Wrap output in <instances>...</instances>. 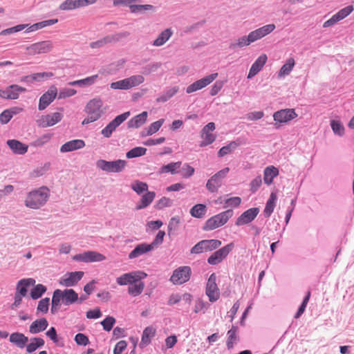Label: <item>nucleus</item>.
I'll use <instances>...</instances> for the list:
<instances>
[{
	"instance_id": "obj_7",
	"label": "nucleus",
	"mask_w": 354,
	"mask_h": 354,
	"mask_svg": "<svg viewBox=\"0 0 354 354\" xmlns=\"http://www.w3.org/2000/svg\"><path fill=\"white\" fill-rule=\"evenodd\" d=\"M130 35L129 32L124 31L113 35H109L90 44L91 48H100L108 44L119 41L121 39L125 38Z\"/></svg>"
},
{
	"instance_id": "obj_29",
	"label": "nucleus",
	"mask_w": 354,
	"mask_h": 354,
	"mask_svg": "<svg viewBox=\"0 0 354 354\" xmlns=\"http://www.w3.org/2000/svg\"><path fill=\"white\" fill-rule=\"evenodd\" d=\"M279 174V169L273 165L266 167L263 171V180L265 184L270 185L273 183V180Z\"/></svg>"
},
{
	"instance_id": "obj_10",
	"label": "nucleus",
	"mask_w": 354,
	"mask_h": 354,
	"mask_svg": "<svg viewBox=\"0 0 354 354\" xmlns=\"http://www.w3.org/2000/svg\"><path fill=\"white\" fill-rule=\"evenodd\" d=\"M53 48V44L50 40L42 41L34 43L28 46L26 49L29 55H35L36 54L47 53Z\"/></svg>"
},
{
	"instance_id": "obj_53",
	"label": "nucleus",
	"mask_w": 354,
	"mask_h": 354,
	"mask_svg": "<svg viewBox=\"0 0 354 354\" xmlns=\"http://www.w3.org/2000/svg\"><path fill=\"white\" fill-rule=\"evenodd\" d=\"M330 127L333 133L340 137L343 136L345 133V128L339 120H330Z\"/></svg>"
},
{
	"instance_id": "obj_62",
	"label": "nucleus",
	"mask_w": 354,
	"mask_h": 354,
	"mask_svg": "<svg viewBox=\"0 0 354 354\" xmlns=\"http://www.w3.org/2000/svg\"><path fill=\"white\" fill-rule=\"evenodd\" d=\"M162 66L160 62H153L147 64L142 67V73L144 75H149L151 73L156 72Z\"/></svg>"
},
{
	"instance_id": "obj_24",
	"label": "nucleus",
	"mask_w": 354,
	"mask_h": 354,
	"mask_svg": "<svg viewBox=\"0 0 354 354\" xmlns=\"http://www.w3.org/2000/svg\"><path fill=\"white\" fill-rule=\"evenodd\" d=\"M6 144L14 154L24 155L28 151V146L19 140L15 139L8 140Z\"/></svg>"
},
{
	"instance_id": "obj_60",
	"label": "nucleus",
	"mask_w": 354,
	"mask_h": 354,
	"mask_svg": "<svg viewBox=\"0 0 354 354\" xmlns=\"http://www.w3.org/2000/svg\"><path fill=\"white\" fill-rule=\"evenodd\" d=\"M310 297V291L308 290L307 292L306 296L304 297L300 306L299 307L297 313H295V315L294 316V317L295 319L299 318L301 316V315L304 313L306 306L309 301Z\"/></svg>"
},
{
	"instance_id": "obj_41",
	"label": "nucleus",
	"mask_w": 354,
	"mask_h": 354,
	"mask_svg": "<svg viewBox=\"0 0 354 354\" xmlns=\"http://www.w3.org/2000/svg\"><path fill=\"white\" fill-rule=\"evenodd\" d=\"M97 78H98V75H92L90 77H87L82 80L70 82H68V85L78 86L80 87L91 86L96 82Z\"/></svg>"
},
{
	"instance_id": "obj_13",
	"label": "nucleus",
	"mask_w": 354,
	"mask_h": 354,
	"mask_svg": "<svg viewBox=\"0 0 354 354\" xmlns=\"http://www.w3.org/2000/svg\"><path fill=\"white\" fill-rule=\"evenodd\" d=\"M217 77L218 73H214L193 82L186 88V93L189 94L206 87L214 81Z\"/></svg>"
},
{
	"instance_id": "obj_57",
	"label": "nucleus",
	"mask_w": 354,
	"mask_h": 354,
	"mask_svg": "<svg viewBox=\"0 0 354 354\" xmlns=\"http://www.w3.org/2000/svg\"><path fill=\"white\" fill-rule=\"evenodd\" d=\"M147 152V149L142 147H136L129 150L126 156L127 158H133L144 156Z\"/></svg>"
},
{
	"instance_id": "obj_40",
	"label": "nucleus",
	"mask_w": 354,
	"mask_h": 354,
	"mask_svg": "<svg viewBox=\"0 0 354 354\" xmlns=\"http://www.w3.org/2000/svg\"><path fill=\"white\" fill-rule=\"evenodd\" d=\"M178 86L167 88L165 91L156 98L157 102H165L174 96L178 91Z\"/></svg>"
},
{
	"instance_id": "obj_58",
	"label": "nucleus",
	"mask_w": 354,
	"mask_h": 354,
	"mask_svg": "<svg viewBox=\"0 0 354 354\" xmlns=\"http://www.w3.org/2000/svg\"><path fill=\"white\" fill-rule=\"evenodd\" d=\"M154 8L152 5L146 4V5H136L132 3L130 6V11L131 13L138 14L142 13L145 11L151 10Z\"/></svg>"
},
{
	"instance_id": "obj_19",
	"label": "nucleus",
	"mask_w": 354,
	"mask_h": 354,
	"mask_svg": "<svg viewBox=\"0 0 354 354\" xmlns=\"http://www.w3.org/2000/svg\"><path fill=\"white\" fill-rule=\"evenodd\" d=\"M62 118L63 115L61 113L55 112L42 115L40 119L37 120V123L39 127L46 128L57 124L62 120Z\"/></svg>"
},
{
	"instance_id": "obj_15",
	"label": "nucleus",
	"mask_w": 354,
	"mask_h": 354,
	"mask_svg": "<svg viewBox=\"0 0 354 354\" xmlns=\"http://www.w3.org/2000/svg\"><path fill=\"white\" fill-rule=\"evenodd\" d=\"M84 274L82 271L66 272L60 278L59 283L65 287L74 286L82 279Z\"/></svg>"
},
{
	"instance_id": "obj_50",
	"label": "nucleus",
	"mask_w": 354,
	"mask_h": 354,
	"mask_svg": "<svg viewBox=\"0 0 354 354\" xmlns=\"http://www.w3.org/2000/svg\"><path fill=\"white\" fill-rule=\"evenodd\" d=\"M46 335L58 346L63 347L64 346V342L62 338L58 337L57 330L55 327H50V329L46 333Z\"/></svg>"
},
{
	"instance_id": "obj_63",
	"label": "nucleus",
	"mask_w": 354,
	"mask_h": 354,
	"mask_svg": "<svg viewBox=\"0 0 354 354\" xmlns=\"http://www.w3.org/2000/svg\"><path fill=\"white\" fill-rule=\"evenodd\" d=\"M49 302H50V299L48 297L41 299L39 301L37 307V312L42 313L44 314L46 313L48 311Z\"/></svg>"
},
{
	"instance_id": "obj_9",
	"label": "nucleus",
	"mask_w": 354,
	"mask_h": 354,
	"mask_svg": "<svg viewBox=\"0 0 354 354\" xmlns=\"http://www.w3.org/2000/svg\"><path fill=\"white\" fill-rule=\"evenodd\" d=\"M129 115L130 112L127 111L116 116L102 130L101 133L105 138H110L116 128L118 127L123 122H124Z\"/></svg>"
},
{
	"instance_id": "obj_18",
	"label": "nucleus",
	"mask_w": 354,
	"mask_h": 354,
	"mask_svg": "<svg viewBox=\"0 0 354 354\" xmlns=\"http://www.w3.org/2000/svg\"><path fill=\"white\" fill-rule=\"evenodd\" d=\"M297 117V114L294 109H281L273 114V118L276 123H287Z\"/></svg>"
},
{
	"instance_id": "obj_48",
	"label": "nucleus",
	"mask_w": 354,
	"mask_h": 354,
	"mask_svg": "<svg viewBox=\"0 0 354 354\" xmlns=\"http://www.w3.org/2000/svg\"><path fill=\"white\" fill-rule=\"evenodd\" d=\"M240 143L236 141H232L228 145L221 147L218 151V157H223L236 149Z\"/></svg>"
},
{
	"instance_id": "obj_32",
	"label": "nucleus",
	"mask_w": 354,
	"mask_h": 354,
	"mask_svg": "<svg viewBox=\"0 0 354 354\" xmlns=\"http://www.w3.org/2000/svg\"><path fill=\"white\" fill-rule=\"evenodd\" d=\"M148 113L143 111L141 113L134 116L127 122L129 128H139L144 124L147 119Z\"/></svg>"
},
{
	"instance_id": "obj_26",
	"label": "nucleus",
	"mask_w": 354,
	"mask_h": 354,
	"mask_svg": "<svg viewBox=\"0 0 354 354\" xmlns=\"http://www.w3.org/2000/svg\"><path fill=\"white\" fill-rule=\"evenodd\" d=\"M85 147V142L83 140L76 139L66 142L60 147L62 153H66L82 149Z\"/></svg>"
},
{
	"instance_id": "obj_22",
	"label": "nucleus",
	"mask_w": 354,
	"mask_h": 354,
	"mask_svg": "<svg viewBox=\"0 0 354 354\" xmlns=\"http://www.w3.org/2000/svg\"><path fill=\"white\" fill-rule=\"evenodd\" d=\"M26 88L18 84H12L7 86L2 91V98L6 100H17L19 98L20 93H25Z\"/></svg>"
},
{
	"instance_id": "obj_25",
	"label": "nucleus",
	"mask_w": 354,
	"mask_h": 354,
	"mask_svg": "<svg viewBox=\"0 0 354 354\" xmlns=\"http://www.w3.org/2000/svg\"><path fill=\"white\" fill-rule=\"evenodd\" d=\"M276 26L274 24H270L259 28L253 31H251L250 32L254 39V41H256L271 33L274 30Z\"/></svg>"
},
{
	"instance_id": "obj_17",
	"label": "nucleus",
	"mask_w": 354,
	"mask_h": 354,
	"mask_svg": "<svg viewBox=\"0 0 354 354\" xmlns=\"http://www.w3.org/2000/svg\"><path fill=\"white\" fill-rule=\"evenodd\" d=\"M259 208L252 207L243 212L236 220L235 225L242 226L252 223L259 213Z\"/></svg>"
},
{
	"instance_id": "obj_54",
	"label": "nucleus",
	"mask_w": 354,
	"mask_h": 354,
	"mask_svg": "<svg viewBox=\"0 0 354 354\" xmlns=\"http://www.w3.org/2000/svg\"><path fill=\"white\" fill-rule=\"evenodd\" d=\"M129 284L138 283L142 279H145L147 275L142 271H134L128 273Z\"/></svg>"
},
{
	"instance_id": "obj_37",
	"label": "nucleus",
	"mask_w": 354,
	"mask_h": 354,
	"mask_svg": "<svg viewBox=\"0 0 354 354\" xmlns=\"http://www.w3.org/2000/svg\"><path fill=\"white\" fill-rule=\"evenodd\" d=\"M156 196L154 192H147L141 198L139 203L136 205V209L139 210L148 207Z\"/></svg>"
},
{
	"instance_id": "obj_59",
	"label": "nucleus",
	"mask_w": 354,
	"mask_h": 354,
	"mask_svg": "<svg viewBox=\"0 0 354 354\" xmlns=\"http://www.w3.org/2000/svg\"><path fill=\"white\" fill-rule=\"evenodd\" d=\"M53 134L50 133L43 134L41 136L35 139L31 145L35 147H42L50 140Z\"/></svg>"
},
{
	"instance_id": "obj_36",
	"label": "nucleus",
	"mask_w": 354,
	"mask_h": 354,
	"mask_svg": "<svg viewBox=\"0 0 354 354\" xmlns=\"http://www.w3.org/2000/svg\"><path fill=\"white\" fill-rule=\"evenodd\" d=\"M63 292V304L70 306L76 303L77 299V293L73 289H65Z\"/></svg>"
},
{
	"instance_id": "obj_49",
	"label": "nucleus",
	"mask_w": 354,
	"mask_h": 354,
	"mask_svg": "<svg viewBox=\"0 0 354 354\" xmlns=\"http://www.w3.org/2000/svg\"><path fill=\"white\" fill-rule=\"evenodd\" d=\"M129 89L139 86L145 81V77L142 75H134L126 78Z\"/></svg>"
},
{
	"instance_id": "obj_39",
	"label": "nucleus",
	"mask_w": 354,
	"mask_h": 354,
	"mask_svg": "<svg viewBox=\"0 0 354 354\" xmlns=\"http://www.w3.org/2000/svg\"><path fill=\"white\" fill-rule=\"evenodd\" d=\"M156 334V329L153 328L152 326H147L146 327L143 332L142 335L141 342L140 344V347H145L147 345L149 344L151 342V339L154 337Z\"/></svg>"
},
{
	"instance_id": "obj_30",
	"label": "nucleus",
	"mask_w": 354,
	"mask_h": 354,
	"mask_svg": "<svg viewBox=\"0 0 354 354\" xmlns=\"http://www.w3.org/2000/svg\"><path fill=\"white\" fill-rule=\"evenodd\" d=\"M48 326L47 319L44 317L34 321L29 327V331L32 334H37L46 329Z\"/></svg>"
},
{
	"instance_id": "obj_20",
	"label": "nucleus",
	"mask_w": 354,
	"mask_h": 354,
	"mask_svg": "<svg viewBox=\"0 0 354 354\" xmlns=\"http://www.w3.org/2000/svg\"><path fill=\"white\" fill-rule=\"evenodd\" d=\"M97 0H65L59 8L61 10H71L88 5L94 4Z\"/></svg>"
},
{
	"instance_id": "obj_52",
	"label": "nucleus",
	"mask_w": 354,
	"mask_h": 354,
	"mask_svg": "<svg viewBox=\"0 0 354 354\" xmlns=\"http://www.w3.org/2000/svg\"><path fill=\"white\" fill-rule=\"evenodd\" d=\"M46 287L43 284H37L30 290V297L32 299L40 298L46 291Z\"/></svg>"
},
{
	"instance_id": "obj_42",
	"label": "nucleus",
	"mask_w": 354,
	"mask_h": 354,
	"mask_svg": "<svg viewBox=\"0 0 354 354\" xmlns=\"http://www.w3.org/2000/svg\"><path fill=\"white\" fill-rule=\"evenodd\" d=\"M45 344L44 340L41 337H32L30 342L26 344V351L28 353H33L37 348L42 347Z\"/></svg>"
},
{
	"instance_id": "obj_1",
	"label": "nucleus",
	"mask_w": 354,
	"mask_h": 354,
	"mask_svg": "<svg viewBox=\"0 0 354 354\" xmlns=\"http://www.w3.org/2000/svg\"><path fill=\"white\" fill-rule=\"evenodd\" d=\"M50 191L46 186H41L29 192L25 200V205L32 209H38L48 201Z\"/></svg>"
},
{
	"instance_id": "obj_23",
	"label": "nucleus",
	"mask_w": 354,
	"mask_h": 354,
	"mask_svg": "<svg viewBox=\"0 0 354 354\" xmlns=\"http://www.w3.org/2000/svg\"><path fill=\"white\" fill-rule=\"evenodd\" d=\"M268 57L266 54L261 55L252 64L248 75V79L255 76L263 67L267 62Z\"/></svg>"
},
{
	"instance_id": "obj_16",
	"label": "nucleus",
	"mask_w": 354,
	"mask_h": 354,
	"mask_svg": "<svg viewBox=\"0 0 354 354\" xmlns=\"http://www.w3.org/2000/svg\"><path fill=\"white\" fill-rule=\"evenodd\" d=\"M354 10V7L352 5H349L344 8L339 10L337 13L333 15L329 19L326 21L324 24V28H328L332 26L348 17Z\"/></svg>"
},
{
	"instance_id": "obj_5",
	"label": "nucleus",
	"mask_w": 354,
	"mask_h": 354,
	"mask_svg": "<svg viewBox=\"0 0 354 354\" xmlns=\"http://www.w3.org/2000/svg\"><path fill=\"white\" fill-rule=\"evenodd\" d=\"M230 171L229 167H225L216 172L207 182L206 188L211 193L217 192L223 184V179L227 176Z\"/></svg>"
},
{
	"instance_id": "obj_12",
	"label": "nucleus",
	"mask_w": 354,
	"mask_h": 354,
	"mask_svg": "<svg viewBox=\"0 0 354 354\" xmlns=\"http://www.w3.org/2000/svg\"><path fill=\"white\" fill-rule=\"evenodd\" d=\"M215 129L216 126L213 122H210L203 127L201 131V137L203 140L200 143V147H206L215 141L216 136L212 133Z\"/></svg>"
},
{
	"instance_id": "obj_21",
	"label": "nucleus",
	"mask_w": 354,
	"mask_h": 354,
	"mask_svg": "<svg viewBox=\"0 0 354 354\" xmlns=\"http://www.w3.org/2000/svg\"><path fill=\"white\" fill-rule=\"evenodd\" d=\"M57 95V88L54 86H51L50 89L40 97L38 109L39 111L44 110L55 99Z\"/></svg>"
},
{
	"instance_id": "obj_47",
	"label": "nucleus",
	"mask_w": 354,
	"mask_h": 354,
	"mask_svg": "<svg viewBox=\"0 0 354 354\" xmlns=\"http://www.w3.org/2000/svg\"><path fill=\"white\" fill-rule=\"evenodd\" d=\"M207 212V207L204 204H196L190 209V214L197 218H203Z\"/></svg>"
},
{
	"instance_id": "obj_56",
	"label": "nucleus",
	"mask_w": 354,
	"mask_h": 354,
	"mask_svg": "<svg viewBox=\"0 0 354 354\" xmlns=\"http://www.w3.org/2000/svg\"><path fill=\"white\" fill-rule=\"evenodd\" d=\"M131 188L138 194L148 192V185L146 183L136 180L131 185Z\"/></svg>"
},
{
	"instance_id": "obj_45",
	"label": "nucleus",
	"mask_w": 354,
	"mask_h": 354,
	"mask_svg": "<svg viewBox=\"0 0 354 354\" xmlns=\"http://www.w3.org/2000/svg\"><path fill=\"white\" fill-rule=\"evenodd\" d=\"M295 64V59L292 57L287 59L278 73V77H282L290 74Z\"/></svg>"
},
{
	"instance_id": "obj_3",
	"label": "nucleus",
	"mask_w": 354,
	"mask_h": 354,
	"mask_svg": "<svg viewBox=\"0 0 354 354\" xmlns=\"http://www.w3.org/2000/svg\"><path fill=\"white\" fill-rule=\"evenodd\" d=\"M232 216V209H227L216 215H214L206 221L203 227V230L205 231H209L223 226Z\"/></svg>"
},
{
	"instance_id": "obj_43",
	"label": "nucleus",
	"mask_w": 354,
	"mask_h": 354,
	"mask_svg": "<svg viewBox=\"0 0 354 354\" xmlns=\"http://www.w3.org/2000/svg\"><path fill=\"white\" fill-rule=\"evenodd\" d=\"M238 327L236 326H232V328L227 331V339L226 342V345L228 349L233 348L234 344L238 340L237 336Z\"/></svg>"
},
{
	"instance_id": "obj_33",
	"label": "nucleus",
	"mask_w": 354,
	"mask_h": 354,
	"mask_svg": "<svg viewBox=\"0 0 354 354\" xmlns=\"http://www.w3.org/2000/svg\"><path fill=\"white\" fill-rule=\"evenodd\" d=\"M173 31L169 28L162 31L157 38L153 41L152 45L153 46L159 47L164 45L172 36Z\"/></svg>"
},
{
	"instance_id": "obj_51",
	"label": "nucleus",
	"mask_w": 354,
	"mask_h": 354,
	"mask_svg": "<svg viewBox=\"0 0 354 354\" xmlns=\"http://www.w3.org/2000/svg\"><path fill=\"white\" fill-rule=\"evenodd\" d=\"M145 288L144 282L140 281L138 283L131 285L128 288V292L133 297L140 295Z\"/></svg>"
},
{
	"instance_id": "obj_2",
	"label": "nucleus",
	"mask_w": 354,
	"mask_h": 354,
	"mask_svg": "<svg viewBox=\"0 0 354 354\" xmlns=\"http://www.w3.org/2000/svg\"><path fill=\"white\" fill-rule=\"evenodd\" d=\"M103 102L100 97H95L89 100L84 109L87 117L82 122L83 124H87L97 120L103 114Z\"/></svg>"
},
{
	"instance_id": "obj_11",
	"label": "nucleus",
	"mask_w": 354,
	"mask_h": 354,
	"mask_svg": "<svg viewBox=\"0 0 354 354\" xmlns=\"http://www.w3.org/2000/svg\"><path fill=\"white\" fill-rule=\"evenodd\" d=\"M216 276L212 273L207 282L205 294L209 298V301L212 303L216 301L220 297V291L216 283Z\"/></svg>"
},
{
	"instance_id": "obj_27",
	"label": "nucleus",
	"mask_w": 354,
	"mask_h": 354,
	"mask_svg": "<svg viewBox=\"0 0 354 354\" xmlns=\"http://www.w3.org/2000/svg\"><path fill=\"white\" fill-rule=\"evenodd\" d=\"M153 250V247L146 243H142L136 245V247L129 254V259H133L138 258L148 252Z\"/></svg>"
},
{
	"instance_id": "obj_35",
	"label": "nucleus",
	"mask_w": 354,
	"mask_h": 354,
	"mask_svg": "<svg viewBox=\"0 0 354 354\" xmlns=\"http://www.w3.org/2000/svg\"><path fill=\"white\" fill-rule=\"evenodd\" d=\"M35 282V281L31 278L19 280L17 284L16 293L25 297L28 292V287Z\"/></svg>"
},
{
	"instance_id": "obj_64",
	"label": "nucleus",
	"mask_w": 354,
	"mask_h": 354,
	"mask_svg": "<svg viewBox=\"0 0 354 354\" xmlns=\"http://www.w3.org/2000/svg\"><path fill=\"white\" fill-rule=\"evenodd\" d=\"M115 323V319L111 316H107L104 320L101 322L103 329L106 331H110Z\"/></svg>"
},
{
	"instance_id": "obj_44",
	"label": "nucleus",
	"mask_w": 354,
	"mask_h": 354,
	"mask_svg": "<svg viewBox=\"0 0 354 354\" xmlns=\"http://www.w3.org/2000/svg\"><path fill=\"white\" fill-rule=\"evenodd\" d=\"M53 76V73L51 72H43L37 73L30 75L26 76L24 80L27 82L30 81H37L41 82L47 80Z\"/></svg>"
},
{
	"instance_id": "obj_34",
	"label": "nucleus",
	"mask_w": 354,
	"mask_h": 354,
	"mask_svg": "<svg viewBox=\"0 0 354 354\" xmlns=\"http://www.w3.org/2000/svg\"><path fill=\"white\" fill-rule=\"evenodd\" d=\"M182 165L180 161L170 162L167 165H162L158 170V174L170 173L171 174H176L179 173V169Z\"/></svg>"
},
{
	"instance_id": "obj_61",
	"label": "nucleus",
	"mask_w": 354,
	"mask_h": 354,
	"mask_svg": "<svg viewBox=\"0 0 354 354\" xmlns=\"http://www.w3.org/2000/svg\"><path fill=\"white\" fill-rule=\"evenodd\" d=\"M164 122V119H160L151 123L147 129V135H153L156 133L160 129Z\"/></svg>"
},
{
	"instance_id": "obj_31",
	"label": "nucleus",
	"mask_w": 354,
	"mask_h": 354,
	"mask_svg": "<svg viewBox=\"0 0 354 354\" xmlns=\"http://www.w3.org/2000/svg\"><path fill=\"white\" fill-rule=\"evenodd\" d=\"M254 42V39L250 32L247 36H243L237 39H236L234 42H232L230 44V49H236V48H243L245 46H249L250 44Z\"/></svg>"
},
{
	"instance_id": "obj_4",
	"label": "nucleus",
	"mask_w": 354,
	"mask_h": 354,
	"mask_svg": "<svg viewBox=\"0 0 354 354\" xmlns=\"http://www.w3.org/2000/svg\"><path fill=\"white\" fill-rule=\"evenodd\" d=\"M126 165L127 162L125 160L120 159L113 161L98 160L96 162V166L97 168L110 173L121 172L124 169Z\"/></svg>"
},
{
	"instance_id": "obj_14",
	"label": "nucleus",
	"mask_w": 354,
	"mask_h": 354,
	"mask_svg": "<svg viewBox=\"0 0 354 354\" xmlns=\"http://www.w3.org/2000/svg\"><path fill=\"white\" fill-rule=\"evenodd\" d=\"M106 257L95 251H86L83 253H80L73 256V259L76 261L91 263V262H100L104 261Z\"/></svg>"
},
{
	"instance_id": "obj_38",
	"label": "nucleus",
	"mask_w": 354,
	"mask_h": 354,
	"mask_svg": "<svg viewBox=\"0 0 354 354\" xmlns=\"http://www.w3.org/2000/svg\"><path fill=\"white\" fill-rule=\"evenodd\" d=\"M58 21L57 19H51L45 21H42L38 23H35L30 26H27L28 28L26 30V32H34L43 28L57 24Z\"/></svg>"
},
{
	"instance_id": "obj_46",
	"label": "nucleus",
	"mask_w": 354,
	"mask_h": 354,
	"mask_svg": "<svg viewBox=\"0 0 354 354\" xmlns=\"http://www.w3.org/2000/svg\"><path fill=\"white\" fill-rule=\"evenodd\" d=\"M277 200V196L275 194L272 193L270 196L269 199L268 200L265 209L263 210V214L265 217L268 218L270 216L272 213L273 212L275 207V201Z\"/></svg>"
},
{
	"instance_id": "obj_28",
	"label": "nucleus",
	"mask_w": 354,
	"mask_h": 354,
	"mask_svg": "<svg viewBox=\"0 0 354 354\" xmlns=\"http://www.w3.org/2000/svg\"><path fill=\"white\" fill-rule=\"evenodd\" d=\"M9 341L19 348H24L28 342V338L24 334L15 332L10 335Z\"/></svg>"
},
{
	"instance_id": "obj_55",
	"label": "nucleus",
	"mask_w": 354,
	"mask_h": 354,
	"mask_svg": "<svg viewBox=\"0 0 354 354\" xmlns=\"http://www.w3.org/2000/svg\"><path fill=\"white\" fill-rule=\"evenodd\" d=\"M203 241L205 252L212 251L221 245V241L217 239H205Z\"/></svg>"
},
{
	"instance_id": "obj_8",
	"label": "nucleus",
	"mask_w": 354,
	"mask_h": 354,
	"mask_svg": "<svg viewBox=\"0 0 354 354\" xmlns=\"http://www.w3.org/2000/svg\"><path fill=\"white\" fill-rule=\"evenodd\" d=\"M234 245L230 243L224 247L213 252L207 259V263L210 265H217L225 259L233 250Z\"/></svg>"
},
{
	"instance_id": "obj_6",
	"label": "nucleus",
	"mask_w": 354,
	"mask_h": 354,
	"mask_svg": "<svg viewBox=\"0 0 354 354\" xmlns=\"http://www.w3.org/2000/svg\"><path fill=\"white\" fill-rule=\"evenodd\" d=\"M191 275L192 270L189 266H180L174 270L170 281L174 285H181L188 281Z\"/></svg>"
}]
</instances>
